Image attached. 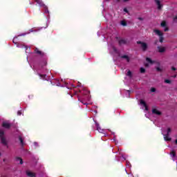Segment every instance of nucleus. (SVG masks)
I'll use <instances>...</instances> for the list:
<instances>
[{"label": "nucleus", "instance_id": "33", "mask_svg": "<svg viewBox=\"0 0 177 177\" xmlns=\"http://www.w3.org/2000/svg\"><path fill=\"white\" fill-rule=\"evenodd\" d=\"M45 13H49V11H48V10H46Z\"/></svg>", "mask_w": 177, "mask_h": 177}, {"label": "nucleus", "instance_id": "36", "mask_svg": "<svg viewBox=\"0 0 177 177\" xmlns=\"http://www.w3.org/2000/svg\"><path fill=\"white\" fill-rule=\"evenodd\" d=\"M15 41H16V39H15V38L13 39V42H14V43H15Z\"/></svg>", "mask_w": 177, "mask_h": 177}, {"label": "nucleus", "instance_id": "37", "mask_svg": "<svg viewBox=\"0 0 177 177\" xmlns=\"http://www.w3.org/2000/svg\"><path fill=\"white\" fill-rule=\"evenodd\" d=\"M0 156H1V153H0Z\"/></svg>", "mask_w": 177, "mask_h": 177}, {"label": "nucleus", "instance_id": "9", "mask_svg": "<svg viewBox=\"0 0 177 177\" xmlns=\"http://www.w3.org/2000/svg\"><path fill=\"white\" fill-rule=\"evenodd\" d=\"M155 2L158 6V9H161L162 8V4H161L160 0H155Z\"/></svg>", "mask_w": 177, "mask_h": 177}, {"label": "nucleus", "instance_id": "2", "mask_svg": "<svg viewBox=\"0 0 177 177\" xmlns=\"http://www.w3.org/2000/svg\"><path fill=\"white\" fill-rule=\"evenodd\" d=\"M153 32H155V34L156 35H158L160 42H161V43L164 42V37H162V35H164V34L162 33V32H161V30H160L158 29H154Z\"/></svg>", "mask_w": 177, "mask_h": 177}, {"label": "nucleus", "instance_id": "18", "mask_svg": "<svg viewBox=\"0 0 177 177\" xmlns=\"http://www.w3.org/2000/svg\"><path fill=\"white\" fill-rule=\"evenodd\" d=\"M170 154H171V156L172 157L173 160H174L175 158H174L175 157V156H176V153H175L174 151H172Z\"/></svg>", "mask_w": 177, "mask_h": 177}, {"label": "nucleus", "instance_id": "30", "mask_svg": "<svg viewBox=\"0 0 177 177\" xmlns=\"http://www.w3.org/2000/svg\"><path fill=\"white\" fill-rule=\"evenodd\" d=\"M112 49H113L115 52H117V49H115V47H112Z\"/></svg>", "mask_w": 177, "mask_h": 177}, {"label": "nucleus", "instance_id": "4", "mask_svg": "<svg viewBox=\"0 0 177 177\" xmlns=\"http://www.w3.org/2000/svg\"><path fill=\"white\" fill-rule=\"evenodd\" d=\"M165 50H167V47H165V46H160L158 47V51L160 53H164V52H165Z\"/></svg>", "mask_w": 177, "mask_h": 177}, {"label": "nucleus", "instance_id": "32", "mask_svg": "<svg viewBox=\"0 0 177 177\" xmlns=\"http://www.w3.org/2000/svg\"><path fill=\"white\" fill-rule=\"evenodd\" d=\"M35 52H36L37 53H41V51H39V50H35Z\"/></svg>", "mask_w": 177, "mask_h": 177}, {"label": "nucleus", "instance_id": "6", "mask_svg": "<svg viewBox=\"0 0 177 177\" xmlns=\"http://www.w3.org/2000/svg\"><path fill=\"white\" fill-rule=\"evenodd\" d=\"M140 104L141 106H142V107H144L146 111L148 110V109H147V104H146V102H145V100H141L140 101Z\"/></svg>", "mask_w": 177, "mask_h": 177}, {"label": "nucleus", "instance_id": "8", "mask_svg": "<svg viewBox=\"0 0 177 177\" xmlns=\"http://www.w3.org/2000/svg\"><path fill=\"white\" fill-rule=\"evenodd\" d=\"M153 114H155L156 115H161V112L157 109H153L152 110Z\"/></svg>", "mask_w": 177, "mask_h": 177}, {"label": "nucleus", "instance_id": "15", "mask_svg": "<svg viewBox=\"0 0 177 177\" xmlns=\"http://www.w3.org/2000/svg\"><path fill=\"white\" fill-rule=\"evenodd\" d=\"M26 174H27L28 176H30V177H34V176H35V174H34L33 172L30 171H28L26 172Z\"/></svg>", "mask_w": 177, "mask_h": 177}, {"label": "nucleus", "instance_id": "14", "mask_svg": "<svg viewBox=\"0 0 177 177\" xmlns=\"http://www.w3.org/2000/svg\"><path fill=\"white\" fill-rule=\"evenodd\" d=\"M35 2H37V3H39L40 6H44L45 9H46V6H45L44 5V3L42 2V1H41V0H35Z\"/></svg>", "mask_w": 177, "mask_h": 177}, {"label": "nucleus", "instance_id": "35", "mask_svg": "<svg viewBox=\"0 0 177 177\" xmlns=\"http://www.w3.org/2000/svg\"><path fill=\"white\" fill-rule=\"evenodd\" d=\"M175 143H176V145H177V140H175Z\"/></svg>", "mask_w": 177, "mask_h": 177}, {"label": "nucleus", "instance_id": "17", "mask_svg": "<svg viewBox=\"0 0 177 177\" xmlns=\"http://www.w3.org/2000/svg\"><path fill=\"white\" fill-rule=\"evenodd\" d=\"M127 77H129L130 78L132 77V72L131 71L128 70L127 73Z\"/></svg>", "mask_w": 177, "mask_h": 177}, {"label": "nucleus", "instance_id": "27", "mask_svg": "<svg viewBox=\"0 0 177 177\" xmlns=\"http://www.w3.org/2000/svg\"><path fill=\"white\" fill-rule=\"evenodd\" d=\"M19 140H20L21 145H23V138H21V137L19 138Z\"/></svg>", "mask_w": 177, "mask_h": 177}, {"label": "nucleus", "instance_id": "20", "mask_svg": "<svg viewBox=\"0 0 177 177\" xmlns=\"http://www.w3.org/2000/svg\"><path fill=\"white\" fill-rule=\"evenodd\" d=\"M165 84H171V80L166 79L165 80Z\"/></svg>", "mask_w": 177, "mask_h": 177}, {"label": "nucleus", "instance_id": "11", "mask_svg": "<svg viewBox=\"0 0 177 177\" xmlns=\"http://www.w3.org/2000/svg\"><path fill=\"white\" fill-rule=\"evenodd\" d=\"M95 125L97 127V129L99 132H100V133H103V132L104 131V130L102 129V128H100V127L99 126V124H97V122H95Z\"/></svg>", "mask_w": 177, "mask_h": 177}, {"label": "nucleus", "instance_id": "3", "mask_svg": "<svg viewBox=\"0 0 177 177\" xmlns=\"http://www.w3.org/2000/svg\"><path fill=\"white\" fill-rule=\"evenodd\" d=\"M0 139L3 145H8V141H6V138L3 136V131L2 130H0Z\"/></svg>", "mask_w": 177, "mask_h": 177}, {"label": "nucleus", "instance_id": "5", "mask_svg": "<svg viewBox=\"0 0 177 177\" xmlns=\"http://www.w3.org/2000/svg\"><path fill=\"white\" fill-rule=\"evenodd\" d=\"M160 26L164 28V31H168V26H167V22L165 21H162Z\"/></svg>", "mask_w": 177, "mask_h": 177}, {"label": "nucleus", "instance_id": "22", "mask_svg": "<svg viewBox=\"0 0 177 177\" xmlns=\"http://www.w3.org/2000/svg\"><path fill=\"white\" fill-rule=\"evenodd\" d=\"M39 77H40V78H42V80H45L46 75H39Z\"/></svg>", "mask_w": 177, "mask_h": 177}, {"label": "nucleus", "instance_id": "7", "mask_svg": "<svg viewBox=\"0 0 177 177\" xmlns=\"http://www.w3.org/2000/svg\"><path fill=\"white\" fill-rule=\"evenodd\" d=\"M138 44H140L141 48L143 50H146V49H147V44H146V43L138 41Z\"/></svg>", "mask_w": 177, "mask_h": 177}, {"label": "nucleus", "instance_id": "13", "mask_svg": "<svg viewBox=\"0 0 177 177\" xmlns=\"http://www.w3.org/2000/svg\"><path fill=\"white\" fill-rule=\"evenodd\" d=\"M3 127L4 128H10V124H9V122H3Z\"/></svg>", "mask_w": 177, "mask_h": 177}, {"label": "nucleus", "instance_id": "10", "mask_svg": "<svg viewBox=\"0 0 177 177\" xmlns=\"http://www.w3.org/2000/svg\"><path fill=\"white\" fill-rule=\"evenodd\" d=\"M147 64H145L146 67H149V66H150V64H153V63H154L153 61H152L151 59H150V58H147Z\"/></svg>", "mask_w": 177, "mask_h": 177}, {"label": "nucleus", "instance_id": "29", "mask_svg": "<svg viewBox=\"0 0 177 177\" xmlns=\"http://www.w3.org/2000/svg\"><path fill=\"white\" fill-rule=\"evenodd\" d=\"M17 115H21V111H19L17 112Z\"/></svg>", "mask_w": 177, "mask_h": 177}, {"label": "nucleus", "instance_id": "26", "mask_svg": "<svg viewBox=\"0 0 177 177\" xmlns=\"http://www.w3.org/2000/svg\"><path fill=\"white\" fill-rule=\"evenodd\" d=\"M151 92H156V88H151Z\"/></svg>", "mask_w": 177, "mask_h": 177}, {"label": "nucleus", "instance_id": "21", "mask_svg": "<svg viewBox=\"0 0 177 177\" xmlns=\"http://www.w3.org/2000/svg\"><path fill=\"white\" fill-rule=\"evenodd\" d=\"M121 24L122 26H127V22H125V21H122Z\"/></svg>", "mask_w": 177, "mask_h": 177}, {"label": "nucleus", "instance_id": "1", "mask_svg": "<svg viewBox=\"0 0 177 177\" xmlns=\"http://www.w3.org/2000/svg\"><path fill=\"white\" fill-rule=\"evenodd\" d=\"M172 129L171 128L167 127L166 129L162 131V135L164 136V140L166 142L171 141V138L169 136V133L171 132Z\"/></svg>", "mask_w": 177, "mask_h": 177}, {"label": "nucleus", "instance_id": "23", "mask_svg": "<svg viewBox=\"0 0 177 177\" xmlns=\"http://www.w3.org/2000/svg\"><path fill=\"white\" fill-rule=\"evenodd\" d=\"M140 73H145V70L144 69V68H140Z\"/></svg>", "mask_w": 177, "mask_h": 177}, {"label": "nucleus", "instance_id": "16", "mask_svg": "<svg viewBox=\"0 0 177 177\" xmlns=\"http://www.w3.org/2000/svg\"><path fill=\"white\" fill-rule=\"evenodd\" d=\"M122 59H126V62H129V57H128L127 55H123L122 56Z\"/></svg>", "mask_w": 177, "mask_h": 177}, {"label": "nucleus", "instance_id": "24", "mask_svg": "<svg viewBox=\"0 0 177 177\" xmlns=\"http://www.w3.org/2000/svg\"><path fill=\"white\" fill-rule=\"evenodd\" d=\"M120 44H125V40L121 39V40L120 41Z\"/></svg>", "mask_w": 177, "mask_h": 177}, {"label": "nucleus", "instance_id": "25", "mask_svg": "<svg viewBox=\"0 0 177 177\" xmlns=\"http://www.w3.org/2000/svg\"><path fill=\"white\" fill-rule=\"evenodd\" d=\"M171 70H172L173 71H176V68H175L174 66H172V67H171Z\"/></svg>", "mask_w": 177, "mask_h": 177}, {"label": "nucleus", "instance_id": "34", "mask_svg": "<svg viewBox=\"0 0 177 177\" xmlns=\"http://www.w3.org/2000/svg\"><path fill=\"white\" fill-rule=\"evenodd\" d=\"M174 78H176V75H175L174 76H173Z\"/></svg>", "mask_w": 177, "mask_h": 177}, {"label": "nucleus", "instance_id": "28", "mask_svg": "<svg viewBox=\"0 0 177 177\" xmlns=\"http://www.w3.org/2000/svg\"><path fill=\"white\" fill-rule=\"evenodd\" d=\"M156 70H157V71H161V68H160V67H158L157 68H156Z\"/></svg>", "mask_w": 177, "mask_h": 177}, {"label": "nucleus", "instance_id": "19", "mask_svg": "<svg viewBox=\"0 0 177 177\" xmlns=\"http://www.w3.org/2000/svg\"><path fill=\"white\" fill-rule=\"evenodd\" d=\"M17 161L18 162H19L20 164H23V160H21V158H17Z\"/></svg>", "mask_w": 177, "mask_h": 177}, {"label": "nucleus", "instance_id": "31", "mask_svg": "<svg viewBox=\"0 0 177 177\" xmlns=\"http://www.w3.org/2000/svg\"><path fill=\"white\" fill-rule=\"evenodd\" d=\"M124 12H126V13H128V10H127V8H124Z\"/></svg>", "mask_w": 177, "mask_h": 177}, {"label": "nucleus", "instance_id": "12", "mask_svg": "<svg viewBox=\"0 0 177 177\" xmlns=\"http://www.w3.org/2000/svg\"><path fill=\"white\" fill-rule=\"evenodd\" d=\"M35 31H37V29H35V28H32V29H30V30H29V32H27L26 33H24V34H22V35H20L19 37H21V36H23V35H27V34H30V32H35Z\"/></svg>", "mask_w": 177, "mask_h": 177}]
</instances>
